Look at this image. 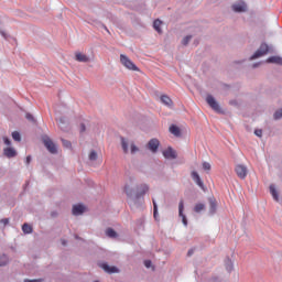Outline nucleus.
Masks as SVG:
<instances>
[{"mask_svg":"<svg viewBox=\"0 0 282 282\" xmlns=\"http://www.w3.org/2000/svg\"><path fill=\"white\" fill-rule=\"evenodd\" d=\"M25 118H26V120L34 121V117L30 113H26Z\"/></svg>","mask_w":282,"mask_h":282,"instance_id":"nucleus-37","label":"nucleus"},{"mask_svg":"<svg viewBox=\"0 0 282 282\" xmlns=\"http://www.w3.org/2000/svg\"><path fill=\"white\" fill-rule=\"evenodd\" d=\"M154 219H158V203L153 200Z\"/></svg>","mask_w":282,"mask_h":282,"instance_id":"nucleus-31","label":"nucleus"},{"mask_svg":"<svg viewBox=\"0 0 282 282\" xmlns=\"http://www.w3.org/2000/svg\"><path fill=\"white\" fill-rule=\"evenodd\" d=\"M3 140H4V144H7V147H10V139L4 138Z\"/></svg>","mask_w":282,"mask_h":282,"instance_id":"nucleus-42","label":"nucleus"},{"mask_svg":"<svg viewBox=\"0 0 282 282\" xmlns=\"http://www.w3.org/2000/svg\"><path fill=\"white\" fill-rule=\"evenodd\" d=\"M63 246H67V242L65 240H62Z\"/></svg>","mask_w":282,"mask_h":282,"instance_id":"nucleus-45","label":"nucleus"},{"mask_svg":"<svg viewBox=\"0 0 282 282\" xmlns=\"http://www.w3.org/2000/svg\"><path fill=\"white\" fill-rule=\"evenodd\" d=\"M170 133H172V135H175L176 138H180V135H182V131L180 130V127L172 124L170 127Z\"/></svg>","mask_w":282,"mask_h":282,"instance_id":"nucleus-16","label":"nucleus"},{"mask_svg":"<svg viewBox=\"0 0 282 282\" xmlns=\"http://www.w3.org/2000/svg\"><path fill=\"white\" fill-rule=\"evenodd\" d=\"M161 102L165 105L166 107H173V100L167 95L161 96Z\"/></svg>","mask_w":282,"mask_h":282,"instance_id":"nucleus-15","label":"nucleus"},{"mask_svg":"<svg viewBox=\"0 0 282 282\" xmlns=\"http://www.w3.org/2000/svg\"><path fill=\"white\" fill-rule=\"evenodd\" d=\"M138 151H140V148H138V145H135V143L131 142L130 143V153L132 155H134V153H138Z\"/></svg>","mask_w":282,"mask_h":282,"instance_id":"nucleus-25","label":"nucleus"},{"mask_svg":"<svg viewBox=\"0 0 282 282\" xmlns=\"http://www.w3.org/2000/svg\"><path fill=\"white\" fill-rule=\"evenodd\" d=\"M24 282H43V279H37V280H24Z\"/></svg>","mask_w":282,"mask_h":282,"instance_id":"nucleus-39","label":"nucleus"},{"mask_svg":"<svg viewBox=\"0 0 282 282\" xmlns=\"http://www.w3.org/2000/svg\"><path fill=\"white\" fill-rule=\"evenodd\" d=\"M84 131H86V128H85V124L82 123V126H80V132L84 133Z\"/></svg>","mask_w":282,"mask_h":282,"instance_id":"nucleus-43","label":"nucleus"},{"mask_svg":"<svg viewBox=\"0 0 282 282\" xmlns=\"http://www.w3.org/2000/svg\"><path fill=\"white\" fill-rule=\"evenodd\" d=\"M216 208H217V204L215 203V200H210V210H212V213H215Z\"/></svg>","mask_w":282,"mask_h":282,"instance_id":"nucleus-34","label":"nucleus"},{"mask_svg":"<svg viewBox=\"0 0 282 282\" xmlns=\"http://www.w3.org/2000/svg\"><path fill=\"white\" fill-rule=\"evenodd\" d=\"M163 156L166 160H175L177 158V152H175L173 148H167L165 151H163Z\"/></svg>","mask_w":282,"mask_h":282,"instance_id":"nucleus-7","label":"nucleus"},{"mask_svg":"<svg viewBox=\"0 0 282 282\" xmlns=\"http://www.w3.org/2000/svg\"><path fill=\"white\" fill-rule=\"evenodd\" d=\"M268 52H270V46H268L265 43H262L256 53L251 56V61H254V58H261V56H265Z\"/></svg>","mask_w":282,"mask_h":282,"instance_id":"nucleus-1","label":"nucleus"},{"mask_svg":"<svg viewBox=\"0 0 282 282\" xmlns=\"http://www.w3.org/2000/svg\"><path fill=\"white\" fill-rule=\"evenodd\" d=\"M22 230H23L24 235H30V234H32V226H30L29 224H24L22 226Z\"/></svg>","mask_w":282,"mask_h":282,"instance_id":"nucleus-24","label":"nucleus"},{"mask_svg":"<svg viewBox=\"0 0 282 282\" xmlns=\"http://www.w3.org/2000/svg\"><path fill=\"white\" fill-rule=\"evenodd\" d=\"M0 265H6V263H0Z\"/></svg>","mask_w":282,"mask_h":282,"instance_id":"nucleus-46","label":"nucleus"},{"mask_svg":"<svg viewBox=\"0 0 282 282\" xmlns=\"http://www.w3.org/2000/svg\"><path fill=\"white\" fill-rule=\"evenodd\" d=\"M75 59L78 63H89V57L83 53H76L75 54Z\"/></svg>","mask_w":282,"mask_h":282,"instance_id":"nucleus-14","label":"nucleus"},{"mask_svg":"<svg viewBox=\"0 0 282 282\" xmlns=\"http://www.w3.org/2000/svg\"><path fill=\"white\" fill-rule=\"evenodd\" d=\"M85 213V205H74L73 206V215L78 216Z\"/></svg>","mask_w":282,"mask_h":282,"instance_id":"nucleus-13","label":"nucleus"},{"mask_svg":"<svg viewBox=\"0 0 282 282\" xmlns=\"http://www.w3.org/2000/svg\"><path fill=\"white\" fill-rule=\"evenodd\" d=\"M205 209H206V205H204L202 203L196 204L194 207L195 213H202V210H205Z\"/></svg>","mask_w":282,"mask_h":282,"instance_id":"nucleus-23","label":"nucleus"},{"mask_svg":"<svg viewBox=\"0 0 282 282\" xmlns=\"http://www.w3.org/2000/svg\"><path fill=\"white\" fill-rule=\"evenodd\" d=\"M4 155L7 158H14L17 155V151L13 148H6Z\"/></svg>","mask_w":282,"mask_h":282,"instance_id":"nucleus-17","label":"nucleus"},{"mask_svg":"<svg viewBox=\"0 0 282 282\" xmlns=\"http://www.w3.org/2000/svg\"><path fill=\"white\" fill-rule=\"evenodd\" d=\"M267 63H275L276 65H282V58L279 56H272L267 59Z\"/></svg>","mask_w":282,"mask_h":282,"instance_id":"nucleus-19","label":"nucleus"},{"mask_svg":"<svg viewBox=\"0 0 282 282\" xmlns=\"http://www.w3.org/2000/svg\"><path fill=\"white\" fill-rule=\"evenodd\" d=\"M43 143L44 147H46L47 151H50V153H57L56 144H54L50 137H43Z\"/></svg>","mask_w":282,"mask_h":282,"instance_id":"nucleus-3","label":"nucleus"},{"mask_svg":"<svg viewBox=\"0 0 282 282\" xmlns=\"http://www.w3.org/2000/svg\"><path fill=\"white\" fill-rule=\"evenodd\" d=\"M191 39H193V36H191V35L185 36V37L183 39V41H182L183 45H186L187 43H189V42H191Z\"/></svg>","mask_w":282,"mask_h":282,"instance_id":"nucleus-32","label":"nucleus"},{"mask_svg":"<svg viewBox=\"0 0 282 282\" xmlns=\"http://www.w3.org/2000/svg\"><path fill=\"white\" fill-rule=\"evenodd\" d=\"M151 260H145L144 261V265H145V268H151Z\"/></svg>","mask_w":282,"mask_h":282,"instance_id":"nucleus-38","label":"nucleus"},{"mask_svg":"<svg viewBox=\"0 0 282 282\" xmlns=\"http://www.w3.org/2000/svg\"><path fill=\"white\" fill-rule=\"evenodd\" d=\"M89 160L91 161V162H96V160H98V153H96V151H91L90 153H89Z\"/></svg>","mask_w":282,"mask_h":282,"instance_id":"nucleus-26","label":"nucleus"},{"mask_svg":"<svg viewBox=\"0 0 282 282\" xmlns=\"http://www.w3.org/2000/svg\"><path fill=\"white\" fill-rule=\"evenodd\" d=\"M124 193L126 195H128V197H131V195H133V189L131 188L130 185L124 186Z\"/></svg>","mask_w":282,"mask_h":282,"instance_id":"nucleus-27","label":"nucleus"},{"mask_svg":"<svg viewBox=\"0 0 282 282\" xmlns=\"http://www.w3.org/2000/svg\"><path fill=\"white\" fill-rule=\"evenodd\" d=\"M1 36H3V39H8V34L6 33V31H0Z\"/></svg>","mask_w":282,"mask_h":282,"instance_id":"nucleus-40","label":"nucleus"},{"mask_svg":"<svg viewBox=\"0 0 282 282\" xmlns=\"http://www.w3.org/2000/svg\"><path fill=\"white\" fill-rule=\"evenodd\" d=\"M270 193L275 202H279V192H276V187L274 185H270Z\"/></svg>","mask_w":282,"mask_h":282,"instance_id":"nucleus-20","label":"nucleus"},{"mask_svg":"<svg viewBox=\"0 0 282 282\" xmlns=\"http://www.w3.org/2000/svg\"><path fill=\"white\" fill-rule=\"evenodd\" d=\"M195 252V250L193 249H189L188 252H187V257H193V253Z\"/></svg>","mask_w":282,"mask_h":282,"instance_id":"nucleus-41","label":"nucleus"},{"mask_svg":"<svg viewBox=\"0 0 282 282\" xmlns=\"http://www.w3.org/2000/svg\"><path fill=\"white\" fill-rule=\"evenodd\" d=\"M238 177H240V180H246L247 175H248V167H246V165H237L235 169Z\"/></svg>","mask_w":282,"mask_h":282,"instance_id":"nucleus-5","label":"nucleus"},{"mask_svg":"<svg viewBox=\"0 0 282 282\" xmlns=\"http://www.w3.org/2000/svg\"><path fill=\"white\" fill-rule=\"evenodd\" d=\"M149 193V185L142 184L137 188V198L142 197L143 195H147Z\"/></svg>","mask_w":282,"mask_h":282,"instance_id":"nucleus-9","label":"nucleus"},{"mask_svg":"<svg viewBox=\"0 0 282 282\" xmlns=\"http://www.w3.org/2000/svg\"><path fill=\"white\" fill-rule=\"evenodd\" d=\"M94 282H99L98 280L94 281Z\"/></svg>","mask_w":282,"mask_h":282,"instance_id":"nucleus-47","label":"nucleus"},{"mask_svg":"<svg viewBox=\"0 0 282 282\" xmlns=\"http://www.w3.org/2000/svg\"><path fill=\"white\" fill-rule=\"evenodd\" d=\"M62 142H63V147H65L66 149H72V142L65 139H62Z\"/></svg>","mask_w":282,"mask_h":282,"instance_id":"nucleus-30","label":"nucleus"},{"mask_svg":"<svg viewBox=\"0 0 282 282\" xmlns=\"http://www.w3.org/2000/svg\"><path fill=\"white\" fill-rule=\"evenodd\" d=\"M100 268H102V270L105 272H107L108 274H115L116 272H118V268L109 267V264H107V263H101Z\"/></svg>","mask_w":282,"mask_h":282,"instance_id":"nucleus-11","label":"nucleus"},{"mask_svg":"<svg viewBox=\"0 0 282 282\" xmlns=\"http://www.w3.org/2000/svg\"><path fill=\"white\" fill-rule=\"evenodd\" d=\"M203 169H204V171H210V169H212L210 163L204 162V163H203Z\"/></svg>","mask_w":282,"mask_h":282,"instance_id":"nucleus-33","label":"nucleus"},{"mask_svg":"<svg viewBox=\"0 0 282 282\" xmlns=\"http://www.w3.org/2000/svg\"><path fill=\"white\" fill-rule=\"evenodd\" d=\"M254 133H256V135L258 138H261V135H263V131L262 130H256Z\"/></svg>","mask_w":282,"mask_h":282,"instance_id":"nucleus-35","label":"nucleus"},{"mask_svg":"<svg viewBox=\"0 0 282 282\" xmlns=\"http://www.w3.org/2000/svg\"><path fill=\"white\" fill-rule=\"evenodd\" d=\"M30 162H32V156H26V164H30Z\"/></svg>","mask_w":282,"mask_h":282,"instance_id":"nucleus-44","label":"nucleus"},{"mask_svg":"<svg viewBox=\"0 0 282 282\" xmlns=\"http://www.w3.org/2000/svg\"><path fill=\"white\" fill-rule=\"evenodd\" d=\"M161 25H162V21H161V20H154V22H153V28H154V30H155L159 34H162Z\"/></svg>","mask_w":282,"mask_h":282,"instance_id":"nucleus-21","label":"nucleus"},{"mask_svg":"<svg viewBox=\"0 0 282 282\" xmlns=\"http://www.w3.org/2000/svg\"><path fill=\"white\" fill-rule=\"evenodd\" d=\"M12 138L15 140V142H21V133L18 131L12 132Z\"/></svg>","mask_w":282,"mask_h":282,"instance_id":"nucleus-28","label":"nucleus"},{"mask_svg":"<svg viewBox=\"0 0 282 282\" xmlns=\"http://www.w3.org/2000/svg\"><path fill=\"white\" fill-rule=\"evenodd\" d=\"M106 235L107 237H110V239H116V237H118V232H116L113 228L106 229Z\"/></svg>","mask_w":282,"mask_h":282,"instance_id":"nucleus-22","label":"nucleus"},{"mask_svg":"<svg viewBox=\"0 0 282 282\" xmlns=\"http://www.w3.org/2000/svg\"><path fill=\"white\" fill-rule=\"evenodd\" d=\"M121 148L123 153H129V141L121 137Z\"/></svg>","mask_w":282,"mask_h":282,"instance_id":"nucleus-18","label":"nucleus"},{"mask_svg":"<svg viewBox=\"0 0 282 282\" xmlns=\"http://www.w3.org/2000/svg\"><path fill=\"white\" fill-rule=\"evenodd\" d=\"M234 12H246L248 10V7L246 6V2H238L236 4H232Z\"/></svg>","mask_w":282,"mask_h":282,"instance_id":"nucleus-10","label":"nucleus"},{"mask_svg":"<svg viewBox=\"0 0 282 282\" xmlns=\"http://www.w3.org/2000/svg\"><path fill=\"white\" fill-rule=\"evenodd\" d=\"M178 215H180V217H182V221H183L184 226H188V220L186 219V215H184V200H180Z\"/></svg>","mask_w":282,"mask_h":282,"instance_id":"nucleus-8","label":"nucleus"},{"mask_svg":"<svg viewBox=\"0 0 282 282\" xmlns=\"http://www.w3.org/2000/svg\"><path fill=\"white\" fill-rule=\"evenodd\" d=\"M274 120H281L282 118V109L278 110L273 115Z\"/></svg>","mask_w":282,"mask_h":282,"instance_id":"nucleus-29","label":"nucleus"},{"mask_svg":"<svg viewBox=\"0 0 282 282\" xmlns=\"http://www.w3.org/2000/svg\"><path fill=\"white\" fill-rule=\"evenodd\" d=\"M148 149L151 151V153H158V149H160V140L151 139L148 142Z\"/></svg>","mask_w":282,"mask_h":282,"instance_id":"nucleus-6","label":"nucleus"},{"mask_svg":"<svg viewBox=\"0 0 282 282\" xmlns=\"http://www.w3.org/2000/svg\"><path fill=\"white\" fill-rule=\"evenodd\" d=\"M120 62L127 69H131L132 72H138V66L133 64L124 54L120 55Z\"/></svg>","mask_w":282,"mask_h":282,"instance_id":"nucleus-2","label":"nucleus"},{"mask_svg":"<svg viewBox=\"0 0 282 282\" xmlns=\"http://www.w3.org/2000/svg\"><path fill=\"white\" fill-rule=\"evenodd\" d=\"M192 178L197 184V186L204 188V182H202V178L199 177V174L196 171L192 172Z\"/></svg>","mask_w":282,"mask_h":282,"instance_id":"nucleus-12","label":"nucleus"},{"mask_svg":"<svg viewBox=\"0 0 282 282\" xmlns=\"http://www.w3.org/2000/svg\"><path fill=\"white\" fill-rule=\"evenodd\" d=\"M1 224H3L4 226H8V224H10V220L8 218L1 219L0 220Z\"/></svg>","mask_w":282,"mask_h":282,"instance_id":"nucleus-36","label":"nucleus"},{"mask_svg":"<svg viewBox=\"0 0 282 282\" xmlns=\"http://www.w3.org/2000/svg\"><path fill=\"white\" fill-rule=\"evenodd\" d=\"M206 102L207 105H209V107H212V109H214V111H217L218 113L219 111H221L219 104L217 102V100H215V97H213L212 95H208L206 97Z\"/></svg>","mask_w":282,"mask_h":282,"instance_id":"nucleus-4","label":"nucleus"}]
</instances>
